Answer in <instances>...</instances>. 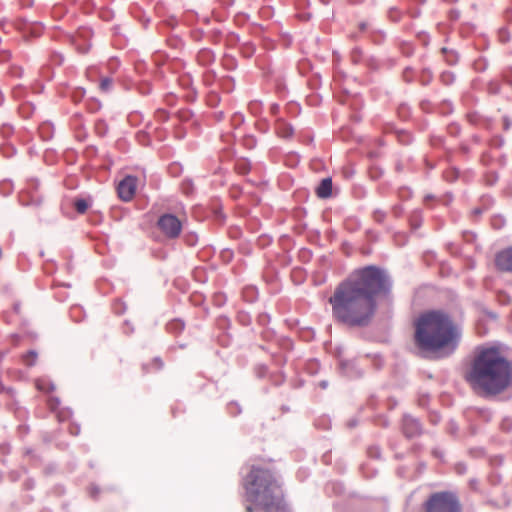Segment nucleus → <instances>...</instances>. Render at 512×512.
Returning a JSON list of instances; mask_svg holds the SVG:
<instances>
[{
	"instance_id": "6",
	"label": "nucleus",
	"mask_w": 512,
	"mask_h": 512,
	"mask_svg": "<svg viewBox=\"0 0 512 512\" xmlns=\"http://www.w3.org/2000/svg\"><path fill=\"white\" fill-rule=\"evenodd\" d=\"M157 227L168 239H176L182 231L181 221L170 213L163 214L159 217Z\"/></svg>"
},
{
	"instance_id": "17",
	"label": "nucleus",
	"mask_w": 512,
	"mask_h": 512,
	"mask_svg": "<svg viewBox=\"0 0 512 512\" xmlns=\"http://www.w3.org/2000/svg\"><path fill=\"white\" fill-rule=\"evenodd\" d=\"M503 224H504V220L499 216L493 218V220H492V226L494 228H500Z\"/></svg>"
},
{
	"instance_id": "18",
	"label": "nucleus",
	"mask_w": 512,
	"mask_h": 512,
	"mask_svg": "<svg viewBox=\"0 0 512 512\" xmlns=\"http://www.w3.org/2000/svg\"><path fill=\"white\" fill-rule=\"evenodd\" d=\"M272 108H273V110H276V109H278V106L275 105Z\"/></svg>"
},
{
	"instance_id": "13",
	"label": "nucleus",
	"mask_w": 512,
	"mask_h": 512,
	"mask_svg": "<svg viewBox=\"0 0 512 512\" xmlns=\"http://www.w3.org/2000/svg\"><path fill=\"white\" fill-rule=\"evenodd\" d=\"M37 358V352L34 350H30L22 356L23 363L29 367L34 366L36 364Z\"/></svg>"
},
{
	"instance_id": "9",
	"label": "nucleus",
	"mask_w": 512,
	"mask_h": 512,
	"mask_svg": "<svg viewBox=\"0 0 512 512\" xmlns=\"http://www.w3.org/2000/svg\"><path fill=\"white\" fill-rule=\"evenodd\" d=\"M403 432L407 437H414L421 433V425L416 419L405 417L403 419Z\"/></svg>"
},
{
	"instance_id": "7",
	"label": "nucleus",
	"mask_w": 512,
	"mask_h": 512,
	"mask_svg": "<svg viewBox=\"0 0 512 512\" xmlns=\"http://www.w3.org/2000/svg\"><path fill=\"white\" fill-rule=\"evenodd\" d=\"M137 178L132 175L126 176L120 181L117 187L118 196L121 200L128 202L132 200L136 193Z\"/></svg>"
},
{
	"instance_id": "10",
	"label": "nucleus",
	"mask_w": 512,
	"mask_h": 512,
	"mask_svg": "<svg viewBox=\"0 0 512 512\" xmlns=\"http://www.w3.org/2000/svg\"><path fill=\"white\" fill-rule=\"evenodd\" d=\"M316 194L320 198H328L332 194V180L324 178L316 189Z\"/></svg>"
},
{
	"instance_id": "11",
	"label": "nucleus",
	"mask_w": 512,
	"mask_h": 512,
	"mask_svg": "<svg viewBox=\"0 0 512 512\" xmlns=\"http://www.w3.org/2000/svg\"><path fill=\"white\" fill-rule=\"evenodd\" d=\"M275 131L281 138H289L293 134V128L284 120H278L275 125Z\"/></svg>"
},
{
	"instance_id": "1",
	"label": "nucleus",
	"mask_w": 512,
	"mask_h": 512,
	"mask_svg": "<svg viewBox=\"0 0 512 512\" xmlns=\"http://www.w3.org/2000/svg\"><path fill=\"white\" fill-rule=\"evenodd\" d=\"M390 288L389 277L376 266L353 270L328 300L333 318L351 327L368 325L377 309V296L388 293Z\"/></svg>"
},
{
	"instance_id": "3",
	"label": "nucleus",
	"mask_w": 512,
	"mask_h": 512,
	"mask_svg": "<svg viewBox=\"0 0 512 512\" xmlns=\"http://www.w3.org/2000/svg\"><path fill=\"white\" fill-rule=\"evenodd\" d=\"M245 499L251 503L246 512L256 508L263 512H290L285 501L283 483L271 463H257L249 466L242 479Z\"/></svg>"
},
{
	"instance_id": "14",
	"label": "nucleus",
	"mask_w": 512,
	"mask_h": 512,
	"mask_svg": "<svg viewBox=\"0 0 512 512\" xmlns=\"http://www.w3.org/2000/svg\"><path fill=\"white\" fill-rule=\"evenodd\" d=\"M90 207V202L83 198L75 199L74 208L79 214H84Z\"/></svg>"
},
{
	"instance_id": "8",
	"label": "nucleus",
	"mask_w": 512,
	"mask_h": 512,
	"mask_svg": "<svg viewBox=\"0 0 512 512\" xmlns=\"http://www.w3.org/2000/svg\"><path fill=\"white\" fill-rule=\"evenodd\" d=\"M495 266L501 272L512 273V247L503 249L496 254Z\"/></svg>"
},
{
	"instance_id": "16",
	"label": "nucleus",
	"mask_w": 512,
	"mask_h": 512,
	"mask_svg": "<svg viewBox=\"0 0 512 512\" xmlns=\"http://www.w3.org/2000/svg\"><path fill=\"white\" fill-rule=\"evenodd\" d=\"M385 216H386L385 213L381 210H376L374 212V219L377 222H380V223L383 222L385 219Z\"/></svg>"
},
{
	"instance_id": "4",
	"label": "nucleus",
	"mask_w": 512,
	"mask_h": 512,
	"mask_svg": "<svg viewBox=\"0 0 512 512\" xmlns=\"http://www.w3.org/2000/svg\"><path fill=\"white\" fill-rule=\"evenodd\" d=\"M414 326L415 344L422 352L447 356L457 349L461 341V325L442 310L422 313Z\"/></svg>"
},
{
	"instance_id": "5",
	"label": "nucleus",
	"mask_w": 512,
	"mask_h": 512,
	"mask_svg": "<svg viewBox=\"0 0 512 512\" xmlns=\"http://www.w3.org/2000/svg\"><path fill=\"white\" fill-rule=\"evenodd\" d=\"M422 509L423 512H462V504L455 492L438 491L427 497Z\"/></svg>"
},
{
	"instance_id": "12",
	"label": "nucleus",
	"mask_w": 512,
	"mask_h": 512,
	"mask_svg": "<svg viewBox=\"0 0 512 512\" xmlns=\"http://www.w3.org/2000/svg\"><path fill=\"white\" fill-rule=\"evenodd\" d=\"M35 386L39 391L44 392V393H50L55 390L54 384L45 378L36 379Z\"/></svg>"
},
{
	"instance_id": "15",
	"label": "nucleus",
	"mask_w": 512,
	"mask_h": 512,
	"mask_svg": "<svg viewBox=\"0 0 512 512\" xmlns=\"http://www.w3.org/2000/svg\"><path fill=\"white\" fill-rule=\"evenodd\" d=\"M112 87V79L109 78V77H105L103 79H101L100 81V89L103 91V92H108Z\"/></svg>"
},
{
	"instance_id": "2",
	"label": "nucleus",
	"mask_w": 512,
	"mask_h": 512,
	"mask_svg": "<svg viewBox=\"0 0 512 512\" xmlns=\"http://www.w3.org/2000/svg\"><path fill=\"white\" fill-rule=\"evenodd\" d=\"M465 379L477 394L497 396L512 387V360L499 346H479Z\"/></svg>"
}]
</instances>
